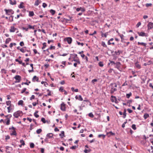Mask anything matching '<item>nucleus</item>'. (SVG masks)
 <instances>
[{
    "instance_id": "7c9ffc66",
    "label": "nucleus",
    "mask_w": 153,
    "mask_h": 153,
    "mask_svg": "<svg viewBox=\"0 0 153 153\" xmlns=\"http://www.w3.org/2000/svg\"><path fill=\"white\" fill-rule=\"evenodd\" d=\"M23 102V100H20L18 102V105H22Z\"/></svg>"
},
{
    "instance_id": "a878e982",
    "label": "nucleus",
    "mask_w": 153,
    "mask_h": 153,
    "mask_svg": "<svg viewBox=\"0 0 153 153\" xmlns=\"http://www.w3.org/2000/svg\"><path fill=\"white\" fill-rule=\"evenodd\" d=\"M50 13L52 14V15H54L55 13V11L52 9H51L50 11Z\"/></svg>"
},
{
    "instance_id": "de8ad7c7",
    "label": "nucleus",
    "mask_w": 153,
    "mask_h": 153,
    "mask_svg": "<svg viewBox=\"0 0 153 153\" xmlns=\"http://www.w3.org/2000/svg\"><path fill=\"white\" fill-rule=\"evenodd\" d=\"M76 42L78 45H81V46H82L84 45V44L83 43H80L78 41H76Z\"/></svg>"
},
{
    "instance_id": "9d476101",
    "label": "nucleus",
    "mask_w": 153,
    "mask_h": 153,
    "mask_svg": "<svg viewBox=\"0 0 153 153\" xmlns=\"http://www.w3.org/2000/svg\"><path fill=\"white\" fill-rule=\"evenodd\" d=\"M116 65L115 68L118 69H119L121 65V63L120 62H117L115 64Z\"/></svg>"
},
{
    "instance_id": "20e7f679",
    "label": "nucleus",
    "mask_w": 153,
    "mask_h": 153,
    "mask_svg": "<svg viewBox=\"0 0 153 153\" xmlns=\"http://www.w3.org/2000/svg\"><path fill=\"white\" fill-rule=\"evenodd\" d=\"M64 40L65 41L67 42L68 44H71V43L72 39L71 37H67L64 39Z\"/></svg>"
},
{
    "instance_id": "864d4df0",
    "label": "nucleus",
    "mask_w": 153,
    "mask_h": 153,
    "mask_svg": "<svg viewBox=\"0 0 153 153\" xmlns=\"http://www.w3.org/2000/svg\"><path fill=\"white\" fill-rule=\"evenodd\" d=\"M90 151H91L90 150H88L85 149V150H84V152L85 153H88V152H90Z\"/></svg>"
},
{
    "instance_id": "a19ab883",
    "label": "nucleus",
    "mask_w": 153,
    "mask_h": 153,
    "mask_svg": "<svg viewBox=\"0 0 153 153\" xmlns=\"http://www.w3.org/2000/svg\"><path fill=\"white\" fill-rule=\"evenodd\" d=\"M131 128L134 130H135L136 129V125L135 124H133L132 125Z\"/></svg>"
},
{
    "instance_id": "0eeeda50",
    "label": "nucleus",
    "mask_w": 153,
    "mask_h": 153,
    "mask_svg": "<svg viewBox=\"0 0 153 153\" xmlns=\"http://www.w3.org/2000/svg\"><path fill=\"white\" fill-rule=\"evenodd\" d=\"M147 26L149 29H151L153 28V23L149 22L148 25Z\"/></svg>"
},
{
    "instance_id": "3c124183",
    "label": "nucleus",
    "mask_w": 153,
    "mask_h": 153,
    "mask_svg": "<svg viewBox=\"0 0 153 153\" xmlns=\"http://www.w3.org/2000/svg\"><path fill=\"white\" fill-rule=\"evenodd\" d=\"M11 102L10 101H6V104L7 105H10Z\"/></svg>"
},
{
    "instance_id": "49530a36",
    "label": "nucleus",
    "mask_w": 153,
    "mask_h": 153,
    "mask_svg": "<svg viewBox=\"0 0 153 153\" xmlns=\"http://www.w3.org/2000/svg\"><path fill=\"white\" fill-rule=\"evenodd\" d=\"M34 144L33 143H30V147L31 148H33L34 147Z\"/></svg>"
},
{
    "instance_id": "412c9836",
    "label": "nucleus",
    "mask_w": 153,
    "mask_h": 153,
    "mask_svg": "<svg viewBox=\"0 0 153 153\" xmlns=\"http://www.w3.org/2000/svg\"><path fill=\"white\" fill-rule=\"evenodd\" d=\"M135 65L136 67L139 69L141 68L140 65L139 64L138 62H137L135 63Z\"/></svg>"
},
{
    "instance_id": "7ed1b4c3",
    "label": "nucleus",
    "mask_w": 153,
    "mask_h": 153,
    "mask_svg": "<svg viewBox=\"0 0 153 153\" xmlns=\"http://www.w3.org/2000/svg\"><path fill=\"white\" fill-rule=\"evenodd\" d=\"M4 10L6 12V15H10V14H13L14 13V11L12 9H5Z\"/></svg>"
},
{
    "instance_id": "052dcab7",
    "label": "nucleus",
    "mask_w": 153,
    "mask_h": 153,
    "mask_svg": "<svg viewBox=\"0 0 153 153\" xmlns=\"http://www.w3.org/2000/svg\"><path fill=\"white\" fill-rule=\"evenodd\" d=\"M10 105L9 107L7 108V109H8V113L10 112V110H11L12 109L10 108Z\"/></svg>"
},
{
    "instance_id": "2f4dec72",
    "label": "nucleus",
    "mask_w": 153,
    "mask_h": 153,
    "mask_svg": "<svg viewBox=\"0 0 153 153\" xmlns=\"http://www.w3.org/2000/svg\"><path fill=\"white\" fill-rule=\"evenodd\" d=\"M34 14L33 11H30L29 12V16H33Z\"/></svg>"
},
{
    "instance_id": "2eb2a0df",
    "label": "nucleus",
    "mask_w": 153,
    "mask_h": 153,
    "mask_svg": "<svg viewBox=\"0 0 153 153\" xmlns=\"http://www.w3.org/2000/svg\"><path fill=\"white\" fill-rule=\"evenodd\" d=\"M16 29L15 28L14 26H11L10 29V31L11 32H14Z\"/></svg>"
},
{
    "instance_id": "cd10ccee",
    "label": "nucleus",
    "mask_w": 153,
    "mask_h": 153,
    "mask_svg": "<svg viewBox=\"0 0 153 153\" xmlns=\"http://www.w3.org/2000/svg\"><path fill=\"white\" fill-rule=\"evenodd\" d=\"M11 41V39L10 38H8L6 39L5 41V43L8 44Z\"/></svg>"
},
{
    "instance_id": "f03ea898",
    "label": "nucleus",
    "mask_w": 153,
    "mask_h": 153,
    "mask_svg": "<svg viewBox=\"0 0 153 153\" xmlns=\"http://www.w3.org/2000/svg\"><path fill=\"white\" fill-rule=\"evenodd\" d=\"M22 113V111H18L14 112L13 114V115L15 117L17 118L19 117L20 116V114H21Z\"/></svg>"
},
{
    "instance_id": "72a5a7b5",
    "label": "nucleus",
    "mask_w": 153,
    "mask_h": 153,
    "mask_svg": "<svg viewBox=\"0 0 153 153\" xmlns=\"http://www.w3.org/2000/svg\"><path fill=\"white\" fill-rule=\"evenodd\" d=\"M148 151L150 152L153 153V147L152 146H151V149H148Z\"/></svg>"
},
{
    "instance_id": "4be33fe9",
    "label": "nucleus",
    "mask_w": 153,
    "mask_h": 153,
    "mask_svg": "<svg viewBox=\"0 0 153 153\" xmlns=\"http://www.w3.org/2000/svg\"><path fill=\"white\" fill-rule=\"evenodd\" d=\"M35 80L37 82L38 81V78L36 76H33L32 79V81H35Z\"/></svg>"
},
{
    "instance_id": "aec40b11",
    "label": "nucleus",
    "mask_w": 153,
    "mask_h": 153,
    "mask_svg": "<svg viewBox=\"0 0 153 153\" xmlns=\"http://www.w3.org/2000/svg\"><path fill=\"white\" fill-rule=\"evenodd\" d=\"M123 117L124 118H125L126 117V109H125L124 110V112H123Z\"/></svg>"
},
{
    "instance_id": "f257e3e1",
    "label": "nucleus",
    "mask_w": 153,
    "mask_h": 153,
    "mask_svg": "<svg viewBox=\"0 0 153 153\" xmlns=\"http://www.w3.org/2000/svg\"><path fill=\"white\" fill-rule=\"evenodd\" d=\"M71 55H73L74 57H73V60L72 61H74L76 62L78 64H80V62L78 58L77 57V55L76 54H71Z\"/></svg>"
},
{
    "instance_id": "338daca9",
    "label": "nucleus",
    "mask_w": 153,
    "mask_h": 153,
    "mask_svg": "<svg viewBox=\"0 0 153 153\" xmlns=\"http://www.w3.org/2000/svg\"><path fill=\"white\" fill-rule=\"evenodd\" d=\"M35 96L34 95H32L30 98V100H32L34 99L35 98Z\"/></svg>"
},
{
    "instance_id": "c9c22d12",
    "label": "nucleus",
    "mask_w": 153,
    "mask_h": 153,
    "mask_svg": "<svg viewBox=\"0 0 153 153\" xmlns=\"http://www.w3.org/2000/svg\"><path fill=\"white\" fill-rule=\"evenodd\" d=\"M107 134H110V135L114 136L115 135V134L113 133L112 131H110L108 132L107 133Z\"/></svg>"
},
{
    "instance_id": "f8f14e48",
    "label": "nucleus",
    "mask_w": 153,
    "mask_h": 153,
    "mask_svg": "<svg viewBox=\"0 0 153 153\" xmlns=\"http://www.w3.org/2000/svg\"><path fill=\"white\" fill-rule=\"evenodd\" d=\"M123 53V51L121 50H118L117 51H115L114 53L116 55H119L120 53Z\"/></svg>"
},
{
    "instance_id": "4c0bfd02",
    "label": "nucleus",
    "mask_w": 153,
    "mask_h": 153,
    "mask_svg": "<svg viewBox=\"0 0 153 153\" xmlns=\"http://www.w3.org/2000/svg\"><path fill=\"white\" fill-rule=\"evenodd\" d=\"M38 111H36L35 113H34V116L36 118L38 117V115L37 114V113H38Z\"/></svg>"
},
{
    "instance_id": "13d9d810",
    "label": "nucleus",
    "mask_w": 153,
    "mask_h": 153,
    "mask_svg": "<svg viewBox=\"0 0 153 153\" xmlns=\"http://www.w3.org/2000/svg\"><path fill=\"white\" fill-rule=\"evenodd\" d=\"M41 121L42 122H43V123H46V121H45V119L43 117L41 119Z\"/></svg>"
},
{
    "instance_id": "c03bdc74",
    "label": "nucleus",
    "mask_w": 153,
    "mask_h": 153,
    "mask_svg": "<svg viewBox=\"0 0 153 153\" xmlns=\"http://www.w3.org/2000/svg\"><path fill=\"white\" fill-rule=\"evenodd\" d=\"M15 61L16 62H18L20 64H22V61L19 60L18 59H15Z\"/></svg>"
},
{
    "instance_id": "e2e57ef3",
    "label": "nucleus",
    "mask_w": 153,
    "mask_h": 153,
    "mask_svg": "<svg viewBox=\"0 0 153 153\" xmlns=\"http://www.w3.org/2000/svg\"><path fill=\"white\" fill-rule=\"evenodd\" d=\"M21 46H23L24 45V44L23 42H21L19 44Z\"/></svg>"
},
{
    "instance_id": "5701e85b",
    "label": "nucleus",
    "mask_w": 153,
    "mask_h": 153,
    "mask_svg": "<svg viewBox=\"0 0 153 153\" xmlns=\"http://www.w3.org/2000/svg\"><path fill=\"white\" fill-rule=\"evenodd\" d=\"M17 134L16 131L15 130H13V131L11 133H10V135H16Z\"/></svg>"
},
{
    "instance_id": "39448f33",
    "label": "nucleus",
    "mask_w": 153,
    "mask_h": 153,
    "mask_svg": "<svg viewBox=\"0 0 153 153\" xmlns=\"http://www.w3.org/2000/svg\"><path fill=\"white\" fill-rule=\"evenodd\" d=\"M137 33H138L139 36H146V37L147 36V34L146 33H145L143 32H138Z\"/></svg>"
},
{
    "instance_id": "09e8293b",
    "label": "nucleus",
    "mask_w": 153,
    "mask_h": 153,
    "mask_svg": "<svg viewBox=\"0 0 153 153\" xmlns=\"http://www.w3.org/2000/svg\"><path fill=\"white\" fill-rule=\"evenodd\" d=\"M37 103L36 102H33L32 103V104H33V106H35L36 105V104H38V100H37Z\"/></svg>"
},
{
    "instance_id": "58836bf2",
    "label": "nucleus",
    "mask_w": 153,
    "mask_h": 153,
    "mask_svg": "<svg viewBox=\"0 0 153 153\" xmlns=\"http://www.w3.org/2000/svg\"><path fill=\"white\" fill-rule=\"evenodd\" d=\"M16 45V44L15 43H11L10 45V48H12L13 45L15 46Z\"/></svg>"
},
{
    "instance_id": "1a4fd4ad",
    "label": "nucleus",
    "mask_w": 153,
    "mask_h": 153,
    "mask_svg": "<svg viewBox=\"0 0 153 153\" xmlns=\"http://www.w3.org/2000/svg\"><path fill=\"white\" fill-rule=\"evenodd\" d=\"M76 10L78 12L80 10L82 12H84L85 11V9L84 8L80 7L79 8H77L76 9Z\"/></svg>"
},
{
    "instance_id": "bb28decb",
    "label": "nucleus",
    "mask_w": 153,
    "mask_h": 153,
    "mask_svg": "<svg viewBox=\"0 0 153 153\" xmlns=\"http://www.w3.org/2000/svg\"><path fill=\"white\" fill-rule=\"evenodd\" d=\"M25 47H23L21 48V49H20V50L22 52L24 53L26 51V49H25Z\"/></svg>"
},
{
    "instance_id": "dca6fc26",
    "label": "nucleus",
    "mask_w": 153,
    "mask_h": 153,
    "mask_svg": "<svg viewBox=\"0 0 153 153\" xmlns=\"http://www.w3.org/2000/svg\"><path fill=\"white\" fill-rule=\"evenodd\" d=\"M46 136L48 138H51L53 137V134L51 133H48L47 134Z\"/></svg>"
},
{
    "instance_id": "b1692460",
    "label": "nucleus",
    "mask_w": 153,
    "mask_h": 153,
    "mask_svg": "<svg viewBox=\"0 0 153 153\" xmlns=\"http://www.w3.org/2000/svg\"><path fill=\"white\" fill-rule=\"evenodd\" d=\"M149 117V115L148 114L146 113L143 116V117L145 119H146L148 117Z\"/></svg>"
},
{
    "instance_id": "4d7b16f0",
    "label": "nucleus",
    "mask_w": 153,
    "mask_h": 153,
    "mask_svg": "<svg viewBox=\"0 0 153 153\" xmlns=\"http://www.w3.org/2000/svg\"><path fill=\"white\" fill-rule=\"evenodd\" d=\"M43 46L42 48V49H44L45 48V47H46V43L45 42L43 44Z\"/></svg>"
},
{
    "instance_id": "a18cd8bd",
    "label": "nucleus",
    "mask_w": 153,
    "mask_h": 153,
    "mask_svg": "<svg viewBox=\"0 0 153 153\" xmlns=\"http://www.w3.org/2000/svg\"><path fill=\"white\" fill-rule=\"evenodd\" d=\"M99 65L100 67H102L103 66V64L102 62H100L99 63Z\"/></svg>"
},
{
    "instance_id": "5fc2aeb1",
    "label": "nucleus",
    "mask_w": 153,
    "mask_h": 153,
    "mask_svg": "<svg viewBox=\"0 0 153 153\" xmlns=\"http://www.w3.org/2000/svg\"><path fill=\"white\" fill-rule=\"evenodd\" d=\"M20 142L22 143V145H24L25 144L24 141L23 140H20Z\"/></svg>"
},
{
    "instance_id": "473e14b6",
    "label": "nucleus",
    "mask_w": 153,
    "mask_h": 153,
    "mask_svg": "<svg viewBox=\"0 0 153 153\" xmlns=\"http://www.w3.org/2000/svg\"><path fill=\"white\" fill-rule=\"evenodd\" d=\"M132 94L131 92H130L129 94H126V97L128 98H129L130 97L131 95Z\"/></svg>"
},
{
    "instance_id": "e433bc0d",
    "label": "nucleus",
    "mask_w": 153,
    "mask_h": 153,
    "mask_svg": "<svg viewBox=\"0 0 153 153\" xmlns=\"http://www.w3.org/2000/svg\"><path fill=\"white\" fill-rule=\"evenodd\" d=\"M7 121L6 122V124L7 125H9L10 123V120L9 118H7Z\"/></svg>"
},
{
    "instance_id": "f704fd0d",
    "label": "nucleus",
    "mask_w": 153,
    "mask_h": 153,
    "mask_svg": "<svg viewBox=\"0 0 153 153\" xmlns=\"http://www.w3.org/2000/svg\"><path fill=\"white\" fill-rule=\"evenodd\" d=\"M105 135L104 134H99L98 136V137H99V138H100L101 137H102V138L104 139L105 138Z\"/></svg>"
},
{
    "instance_id": "8fccbe9b",
    "label": "nucleus",
    "mask_w": 153,
    "mask_h": 153,
    "mask_svg": "<svg viewBox=\"0 0 153 153\" xmlns=\"http://www.w3.org/2000/svg\"><path fill=\"white\" fill-rule=\"evenodd\" d=\"M71 17L69 16L68 17V19H65L66 21H69L71 20Z\"/></svg>"
},
{
    "instance_id": "0e129e2a",
    "label": "nucleus",
    "mask_w": 153,
    "mask_h": 153,
    "mask_svg": "<svg viewBox=\"0 0 153 153\" xmlns=\"http://www.w3.org/2000/svg\"><path fill=\"white\" fill-rule=\"evenodd\" d=\"M127 111L129 113H131L133 111L132 110L130 109L129 108H128L127 109Z\"/></svg>"
},
{
    "instance_id": "4468645a",
    "label": "nucleus",
    "mask_w": 153,
    "mask_h": 153,
    "mask_svg": "<svg viewBox=\"0 0 153 153\" xmlns=\"http://www.w3.org/2000/svg\"><path fill=\"white\" fill-rule=\"evenodd\" d=\"M61 109L63 111H65V105L64 103H62L61 105Z\"/></svg>"
},
{
    "instance_id": "ddd939ff",
    "label": "nucleus",
    "mask_w": 153,
    "mask_h": 153,
    "mask_svg": "<svg viewBox=\"0 0 153 153\" xmlns=\"http://www.w3.org/2000/svg\"><path fill=\"white\" fill-rule=\"evenodd\" d=\"M117 91V89L116 88H114L113 86H112L110 90V93L111 94H113L114 92L116 91Z\"/></svg>"
},
{
    "instance_id": "774afa93",
    "label": "nucleus",
    "mask_w": 153,
    "mask_h": 153,
    "mask_svg": "<svg viewBox=\"0 0 153 153\" xmlns=\"http://www.w3.org/2000/svg\"><path fill=\"white\" fill-rule=\"evenodd\" d=\"M141 23L140 22H138L137 24L136 25V27H139L141 25Z\"/></svg>"
},
{
    "instance_id": "9b49d317",
    "label": "nucleus",
    "mask_w": 153,
    "mask_h": 153,
    "mask_svg": "<svg viewBox=\"0 0 153 153\" xmlns=\"http://www.w3.org/2000/svg\"><path fill=\"white\" fill-rule=\"evenodd\" d=\"M75 97L76 99L80 101H82L83 100V98H82V96L80 95H79V96L76 95Z\"/></svg>"
},
{
    "instance_id": "6e6552de",
    "label": "nucleus",
    "mask_w": 153,
    "mask_h": 153,
    "mask_svg": "<svg viewBox=\"0 0 153 153\" xmlns=\"http://www.w3.org/2000/svg\"><path fill=\"white\" fill-rule=\"evenodd\" d=\"M101 33V35L102 37H104L105 38H106L107 36L108 35V32H106L105 33H104L102 31L100 32Z\"/></svg>"
},
{
    "instance_id": "79ce46f5",
    "label": "nucleus",
    "mask_w": 153,
    "mask_h": 153,
    "mask_svg": "<svg viewBox=\"0 0 153 153\" xmlns=\"http://www.w3.org/2000/svg\"><path fill=\"white\" fill-rule=\"evenodd\" d=\"M146 7H151L152 6V4L151 3H147L145 5Z\"/></svg>"
},
{
    "instance_id": "69168bd1",
    "label": "nucleus",
    "mask_w": 153,
    "mask_h": 153,
    "mask_svg": "<svg viewBox=\"0 0 153 153\" xmlns=\"http://www.w3.org/2000/svg\"><path fill=\"white\" fill-rule=\"evenodd\" d=\"M76 148V146H73L70 147V149H75Z\"/></svg>"
},
{
    "instance_id": "603ef678",
    "label": "nucleus",
    "mask_w": 153,
    "mask_h": 153,
    "mask_svg": "<svg viewBox=\"0 0 153 153\" xmlns=\"http://www.w3.org/2000/svg\"><path fill=\"white\" fill-rule=\"evenodd\" d=\"M64 90L62 87H60L59 89V91L61 92L64 91Z\"/></svg>"
},
{
    "instance_id": "6ab92c4d",
    "label": "nucleus",
    "mask_w": 153,
    "mask_h": 153,
    "mask_svg": "<svg viewBox=\"0 0 153 153\" xmlns=\"http://www.w3.org/2000/svg\"><path fill=\"white\" fill-rule=\"evenodd\" d=\"M9 1H10V4L12 5H13L16 4V1L15 0H14L13 1V2H12V0H9Z\"/></svg>"
},
{
    "instance_id": "6e6d98bb",
    "label": "nucleus",
    "mask_w": 153,
    "mask_h": 153,
    "mask_svg": "<svg viewBox=\"0 0 153 153\" xmlns=\"http://www.w3.org/2000/svg\"><path fill=\"white\" fill-rule=\"evenodd\" d=\"M97 81V79H93L92 81H91V82H92L94 84V82H96Z\"/></svg>"
},
{
    "instance_id": "c85d7f7f",
    "label": "nucleus",
    "mask_w": 153,
    "mask_h": 153,
    "mask_svg": "<svg viewBox=\"0 0 153 153\" xmlns=\"http://www.w3.org/2000/svg\"><path fill=\"white\" fill-rule=\"evenodd\" d=\"M55 48V46H52L51 45V46L49 48L47 49L46 50V51L48 52L49 51L48 50H49V49H50V50H52V49H54Z\"/></svg>"
},
{
    "instance_id": "680f3d73",
    "label": "nucleus",
    "mask_w": 153,
    "mask_h": 153,
    "mask_svg": "<svg viewBox=\"0 0 153 153\" xmlns=\"http://www.w3.org/2000/svg\"><path fill=\"white\" fill-rule=\"evenodd\" d=\"M42 6L43 7L45 8L47 6V4L45 3H44L42 4Z\"/></svg>"
},
{
    "instance_id": "ea45409f",
    "label": "nucleus",
    "mask_w": 153,
    "mask_h": 153,
    "mask_svg": "<svg viewBox=\"0 0 153 153\" xmlns=\"http://www.w3.org/2000/svg\"><path fill=\"white\" fill-rule=\"evenodd\" d=\"M101 45L104 47H105L106 48V47H107V45H106L105 43L104 42H102Z\"/></svg>"
},
{
    "instance_id": "bf43d9fd",
    "label": "nucleus",
    "mask_w": 153,
    "mask_h": 153,
    "mask_svg": "<svg viewBox=\"0 0 153 153\" xmlns=\"http://www.w3.org/2000/svg\"><path fill=\"white\" fill-rule=\"evenodd\" d=\"M34 5L36 6H37L38 5V0H36V1Z\"/></svg>"
},
{
    "instance_id": "393cba45",
    "label": "nucleus",
    "mask_w": 153,
    "mask_h": 153,
    "mask_svg": "<svg viewBox=\"0 0 153 153\" xmlns=\"http://www.w3.org/2000/svg\"><path fill=\"white\" fill-rule=\"evenodd\" d=\"M59 136H61V137H65L64 135V132L63 131H61V133L59 134Z\"/></svg>"
},
{
    "instance_id": "f3484780",
    "label": "nucleus",
    "mask_w": 153,
    "mask_h": 153,
    "mask_svg": "<svg viewBox=\"0 0 153 153\" xmlns=\"http://www.w3.org/2000/svg\"><path fill=\"white\" fill-rule=\"evenodd\" d=\"M24 4V3L23 2H21L20 5L18 6V7L20 8H23L25 7L23 5Z\"/></svg>"
},
{
    "instance_id": "37998d69",
    "label": "nucleus",
    "mask_w": 153,
    "mask_h": 153,
    "mask_svg": "<svg viewBox=\"0 0 153 153\" xmlns=\"http://www.w3.org/2000/svg\"><path fill=\"white\" fill-rule=\"evenodd\" d=\"M88 116L91 117L93 118L94 117V115L92 113H90L88 114Z\"/></svg>"
},
{
    "instance_id": "c756f323",
    "label": "nucleus",
    "mask_w": 153,
    "mask_h": 153,
    "mask_svg": "<svg viewBox=\"0 0 153 153\" xmlns=\"http://www.w3.org/2000/svg\"><path fill=\"white\" fill-rule=\"evenodd\" d=\"M6 149L9 150L10 151H11L13 150L12 147L8 146H6Z\"/></svg>"
},
{
    "instance_id": "423d86ee",
    "label": "nucleus",
    "mask_w": 153,
    "mask_h": 153,
    "mask_svg": "<svg viewBox=\"0 0 153 153\" xmlns=\"http://www.w3.org/2000/svg\"><path fill=\"white\" fill-rule=\"evenodd\" d=\"M14 78L18 82H20L21 79V76L19 75H16Z\"/></svg>"
},
{
    "instance_id": "a211bd4d",
    "label": "nucleus",
    "mask_w": 153,
    "mask_h": 153,
    "mask_svg": "<svg viewBox=\"0 0 153 153\" xmlns=\"http://www.w3.org/2000/svg\"><path fill=\"white\" fill-rule=\"evenodd\" d=\"M137 44L138 45H141L143 46L144 47H146V43H145L144 42H138L137 43Z\"/></svg>"
}]
</instances>
